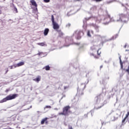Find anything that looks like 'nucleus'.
I'll return each mask as SVG.
<instances>
[{
  "instance_id": "obj_25",
  "label": "nucleus",
  "mask_w": 129,
  "mask_h": 129,
  "mask_svg": "<svg viewBox=\"0 0 129 129\" xmlns=\"http://www.w3.org/2000/svg\"><path fill=\"white\" fill-rule=\"evenodd\" d=\"M44 3H50V0H44Z\"/></svg>"
},
{
  "instance_id": "obj_10",
  "label": "nucleus",
  "mask_w": 129,
  "mask_h": 129,
  "mask_svg": "<svg viewBox=\"0 0 129 129\" xmlns=\"http://www.w3.org/2000/svg\"><path fill=\"white\" fill-rule=\"evenodd\" d=\"M101 54V51H99V49H98L97 51V55H95L94 56V58H95V59H99V58L100 57Z\"/></svg>"
},
{
  "instance_id": "obj_2",
  "label": "nucleus",
  "mask_w": 129,
  "mask_h": 129,
  "mask_svg": "<svg viewBox=\"0 0 129 129\" xmlns=\"http://www.w3.org/2000/svg\"><path fill=\"white\" fill-rule=\"evenodd\" d=\"M16 97H18V94H14L12 95H9L7 96L6 98H3L2 100L0 101V103H4V102H6L8 100H12L13 99H15Z\"/></svg>"
},
{
  "instance_id": "obj_24",
  "label": "nucleus",
  "mask_w": 129,
  "mask_h": 129,
  "mask_svg": "<svg viewBox=\"0 0 129 129\" xmlns=\"http://www.w3.org/2000/svg\"><path fill=\"white\" fill-rule=\"evenodd\" d=\"M14 11L16 12V13H18V9H17V8H14Z\"/></svg>"
},
{
  "instance_id": "obj_41",
  "label": "nucleus",
  "mask_w": 129,
  "mask_h": 129,
  "mask_svg": "<svg viewBox=\"0 0 129 129\" xmlns=\"http://www.w3.org/2000/svg\"><path fill=\"white\" fill-rule=\"evenodd\" d=\"M98 108H101V106L99 107L98 108H97V109H98Z\"/></svg>"
},
{
  "instance_id": "obj_44",
  "label": "nucleus",
  "mask_w": 129,
  "mask_h": 129,
  "mask_svg": "<svg viewBox=\"0 0 129 129\" xmlns=\"http://www.w3.org/2000/svg\"><path fill=\"white\" fill-rule=\"evenodd\" d=\"M77 1H80V0H77Z\"/></svg>"
},
{
  "instance_id": "obj_14",
  "label": "nucleus",
  "mask_w": 129,
  "mask_h": 129,
  "mask_svg": "<svg viewBox=\"0 0 129 129\" xmlns=\"http://www.w3.org/2000/svg\"><path fill=\"white\" fill-rule=\"evenodd\" d=\"M34 81H36V82H39V81H41V77L38 76V77L36 79H33Z\"/></svg>"
},
{
  "instance_id": "obj_18",
  "label": "nucleus",
  "mask_w": 129,
  "mask_h": 129,
  "mask_svg": "<svg viewBox=\"0 0 129 129\" xmlns=\"http://www.w3.org/2000/svg\"><path fill=\"white\" fill-rule=\"evenodd\" d=\"M38 45H39V46H45V43L44 42L39 43H38Z\"/></svg>"
},
{
  "instance_id": "obj_1",
  "label": "nucleus",
  "mask_w": 129,
  "mask_h": 129,
  "mask_svg": "<svg viewBox=\"0 0 129 129\" xmlns=\"http://www.w3.org/2000/svg\"><path fill=\"white\" fill-rule=\"evenodd\" d=\"M70 108H71L70 106H64L62 108V112L58 113L59 115H64L65 116L69 115V113H71Z\"/></svg>"
},
{
  "instance_id": "obj_43",
  "label": "nucleus",
  "mask_w": 129,
  "mask_h": 129,
  "mask_svg": "<svg viewBox=\"0 0 129 129\" xmlns=\"http://www.w3.org/2000/svg\"><path fill=\"white\" fill-rule=\"evenodd\" d=\"M4 129H8V128H4Z\"/></svg>"
},
{
  "instance_id": "obj_8",
  "label": "nucleus",
  "mask_w": 129,
  "mask_h": 129,
  "mask_svg": "<svg viewBox=\"0 0 129 129\" xmlns=\"http://www.w3.org/2000/svg\"><path fill=\"white\" fill-rule=\"evenodd\" d=\"M47 119H48V118H47V117H45V118L42 119V120L41 121V124H44V123H45V124H47L48 122Z\"/></svg>"
},
{
  "instance_id": "obj_3",
  "label": "nucleus",
  "mask_w": 129,
  "mask_h": 129,
  "mask_svg": "<svg viewBox=\"0 0 129 129\" xmlns=\"http://www.w3.org/2000/svg\"><path fill=\"white\" fill-rule=\"evenodd\" d=\"M86 85L85 84H82L78 89V92L79 95H83V90L85 89Z\"/></svg>"
},
{
  "instance_id": "obj_42",
  "label": "nucleus",
  "mask_w": 129,
  "mask_h": 129,
  "mask_svg": "<svg viewBox=\"0 0 129 129\" xmlns=\"http://www.w3.org/2000/svg\"><path fill=\"white\" fill-rule=\"evenodd\" d=\"M31 108H32V106H30Z\"/></svg>"
},
{
  "instance_id": "obj_21",
  "label": "nucleus",
  "mask_w": 129,
  "mask_h": 129,
  "mask_svg": "<svg viewBox=\"0 0 129 129\" xmlns=\"http://www.w3.org/2000/svg\"><path fill=\"white\" fill-rule=\"evenodd\" d=\"M71 26V24L70 23H68V24L66 25L67 28H70Z\"/></svg>"
},
{
  "instance_id": "obj_12",
  "label": "nucleus",
  "mask_w": 129,
  "mask_h": 129,
  "mask_svg": "<svg viewBox=\"0 0 129 129\" xmlns=\"http://www.w3.org/2000/svg\"><path fill=\"white\" fill-rule=\"evenodd\" d=\"M106 18H108L110 19L111 22H114V20H113V18H111L110 16V15L109 14H107L106 16Z\"/></svg>"
},
{
  "instance_id": "obj_30",
  "label": "nucleus",
  "mask_w": 129,
  "mask_h": 129,
  "mask_svg": "<svg viewBox=\"0 0 129 129\" xmlns=\"http://www.w3.org/2000/svg\"><path fill=\"white\" fill-rule=\"evenodd\" d=\"M42 54H43V52H38L37 55H38V56H40V55H42Z\"/></svg>"
},
{
  "instance_id": "obj_17",
  "label": "nucleus",
  "mask_w": 129,
  "mask_h": 129,
  "mask_svg": "<svg viewBox=\"0 0 129 129\" xmlns=\"http://www.w3.org/2000/svg\"><path fill=\"white\" fill-rule=\"evenodd\" d=\"M63 36H64V33H63V32H62V31H59V37L60 38H62V37H63Z\"/></svg>"
},
{
  "instance_id": "obj_13",
  "label": "nucleus",
  "mask_w": 129,
  "mask_h": 129,
  "mask_svg": "<svg viewBox=\"0 0 129 129\" xmlns=\"http://www.w3.org/2000/svg\"><path fill=\"white\" fill-rule=\"evenodd\" d=\"M48 33H49V29L48 28H45L43 33L44 36H47Z\"/></svg>"
},
{
  "instance_id": "obj_34",
  "label": "nucleus",
  "mask_w": 129,
  "mask_h": 129,
  "mask_svg": "<svg viewBox=\"0 0 129 129\" xmlns=\"http://www.w3.org/2000/svg\"><path fill=\"white\" fill-rule=\"evenodd\" d=\"M9 91H10V89H7V90L5 91L6 92H9Z\"/></svg>"
},
{
  "instance_id": "obj_37",
  "label": "nucleus",
  "mask_w": 129,
  "mask_h": 129,
  "mask_svg": "<svg viewBox=\"0 0 129 129\" xmlns=\"http://www.w3.org/2000/svg\"><path fill=\"white\" fill-rule=\"evenodd\" d=\"M69 129H73V128L72 127V126H70L69 127Z\"/></svg>"
},
{
  "instance_id": "obj_20",
  "label": "nucleus",
  "mask_w": 129,
  "mask_h": 129,
  "mask_svg": "<svg viewBox=\"0 0 129 129\" xmlns=\"http://www.w3.org/2000/svg\"><path fill=\"white\" fill-rule=\"evenodd\" d=\"M93 2H96V3H99L100 2H102L103 0H92Z\"/></svg>"
},
{
  "instance_id": "obj_35",
  "label": "nucleus",
  "mask_w": 129,
  "mask_h": 129,
  "mask_svg": "<svg viewBox=\"0 0 129 129\" xmlns=\"http://www.w3.org/2000/svg\"><path fill=\"white\" fill-rule=\"evenodd\" d=\"M127 46V45L126 44H125L124 45V48H126V47Z\"/></svg>"
},
{
  "instance_id": "obj_38",
  "label": "nucleus",
  "mask_w": 129,
  "mask_h": 129,
  "mask_svg": "<svg viewBox=\"0 0 129 129\" xmlns=\"http://www.w3.org/2000/svg\"><path fill=\"white\" fill-rule=\"evenodd\" d=\"M118 36V35H115V38H117V36Z\"/></svg>"
},
{
  "instance_id": "obj_22",
  "label": "nucleus",
  "mask_w": 129,
  "mask_h": 129,
  "mask_svg": "<svg viewBox=\"0 0 129 129\" xmlns=\"http://www.w3.org/2000/svg\"><path fill=\"white\" fill-rule=\"evenodd\" d=\"M63 88H64V90H66V89L69 88V86H64V87H63Z\"/></svg>"
},
{
  "instance_id": "obj_11",
  "label": "nucleus",
  "mask_w": 129,
  "mask_h": 129,
  "mask_svg": "<svg viewBox=\"0 0 129 129\" xmlns=\"http://www.w3.org/2000/svg\"><path fill=\"white\" fill-rule=\"evenodd\" d=\"M129 116V111H128L127 112V114H126L125 117L124 118V119L122 120V123H124L126 118H127Z\"/></svg>"
},
{
  "instance_id": "obj_33",
  "label": "nucleus",
  "mask_w": 129,
  "mask_h": 129,
  "mask_svg": "<svg viewBox=\"0 0 129 129\" xmlns=\"http://www.w3.org/2000/svg\"><path fill=\"white\" fill-rule=\"evenodd\" d=\"M8 72H9V69H7V71H6V72L5 73V74H7V73H8Z\"/></svg>"
},
{
  "instance_id": "obj_5",
  "label": "nucleus",
  "mask_w": 129,
  "mask_h": 129,
  "mask_svg": "<svg viewBox=\"0 0 129 129\" xmlns=\"http://www.w3.org/2000/svg\"><path fill=\"white\" fill-rule=\"evenodd\" d=\"M75 36H77V40H80L81 36L84 35V32L82 31H76L74 33Z\"/></svg>"
},
{
  "instance_id": "obj_36",
  "label": "nucleus",
  "mask_w": 129,
  "mask_h": 129,
  "mask_svg": "<svg viewBox=\"0 0 129 129\" xmlns=\"http://www.w3.org/2000/svg\"><path fill=\"white\" fill-rule=\"evenodd\" d=\"M103 68V66H100V69H101L102 68Z\"/></svg>"
},
{
  "instance_id": "obj_28",
  "label": "nucleus",
  "mask_w": 129,
  "mask_h": 129,
  "mask_svg": "<svg viewBox=\"0 0 129 129\" xmlns=\"http://www.w3.org/2000/svg\"><path fill=\"white\" fill-rule=\"evenodd\" d=\"M91 26H92V27H94V28L95 27V26H96V24H94L93 23L91 24Z\"/></svg>"
},
{
  "instance_id": "obj_29",
  "label": "nucleus",
  "mask_w": 129,
  "mask_h": 129,
  "mask_svg": "<svg viewBox=\"0 0 129 129\" xmlns=\"http://www.w3.org/2000/svg\"><path fill=\"white\" fill-rule=\"evenodd\" d=\"M95 30H96L97 33H99V28H98L97 29H96Z\"/></svg>"
},
{
  "instance_id": "obj_15",
  "label": "nucleus",
  "mask_w": 129,
  "mask_h": 129,
  "mask_svg": "<svg viewBox=\"0 0 129 129\" xmlns=\"http://www.w3.org/2000/svg\"><path fill=\"white\" fill-rule=\"evenodd\" d=\"M43 69H45L46 71H48L50 70V67L49 66H46L43 68Z\"/></svg>"
},
{
  "instance_id": "obj_23",
  "label": "nucleus",
  "mask_w": 129,
  "mask_h": 129,
  "mask_svg": "<svg viewBox=\"0 0 129 129\" xmlns=\"http://www.w3.org/2000/svg\"><path fill=\"white\" fill-rule=\"evenodd\" d=\"M51 106H46L44 108H51Z\"/></svg>"
},
{
  "instance_id": "obj_19",
  "label": "nucleus",
  "mask_w": 129,
  "mask_h": 129,
  "mask_svg": "<svg viewBox=\"0 0 129 129\" xmlns=\"http://www.w3.org/2000/svg\"><path fill=\"white\" fill-rule=\"evenodd\" d=\"M87 36H88V37H91V34H90V31L89 30L88 31Z\"/></svg>"
},
{
  "instance_id": "obj_7",
  "label": "nucleus",
  "mask_w": 129,
  "mask_h": 129,
  "mask_svg": "<svg viewBox=\"0 0 129 129\" xmlns=\"http://www.w3.org/2000/svg\"><path fill=\"white\" fill-rule=\"evenodd\" d=\"M24 65H25V62L21 61L16 64H14L13 66L15 67V68H17V67H21V66H23Z\"/></svg>"
},
{
  "instance_id": "obj_39",
  "label": "nucleus",
  "mask_w": 129,
  "mask_h": 129,
  "mask_svg": "<svg viewBox=\"0 0 129 129\" xmlns=\"http://www.w3.org/2000/svg\"><path fill=\"white\" fill-rule=\"evenodd\" d=\"M0 15H2V10H0Z\"/></svg>"
},
{
  "instance_id": "obj_31",
  "label": "nucleus",
  "mask_w": 129,
  "mask_h": 129,
  "mask_svg": "<svg viewBox=\"0 0 129 129\" xmlns=\"http://www.w3.org/2000/svg\"><path fill=\"white\" fill-rule=\"evenodd\" d=\"M90 56H93L94 57L95 56L94 55V53H90Z\"/></svg>"
},
{
  "instance_id": "obj_32",
  "label": "nucleus",
  "mask_w": 129,
  "mask_h": 129,
  "mask_svg": "<svg viewBox=\"0 0 129 129\" xmlns=\"http://www.w3.org/2000/svg\"><path fill=\"white\" fill-rule=\"evenodd\" d=\"M10 69H13V67H14V66H11L10 67H9Z\"/></svg>"
},
{
  "instance_id": "obj_27",
  "label": "nucleus",
  "mask_w": 129,
  "mask_h": 129,
  "mask_svg": "<svg viewBox=\"0 0 129 129\" xmlns=\"http://www.w3.org/2000/svg\"><path fill=\"white\" fill-rule=\"evenodd\" d=\"M75 45H77V46H79V45H80V43L78 42V43H74Z\"/></svg>"
},
{
  "instance_id": "obj_16",
  "label": "nucleus",
  "mask_w": 129,
  "mask_h": 129,
  "mask_svg": "<svg viewBox=\"0 0 129 129\" xmlns=\"http://www.w3.org/2000/svg\"><path fill=\"white\" fill-rule=\"evenodd\" d=\"M120 64L121 66V69H123V63H122V61H121V59L120 58Z\"/></svg>"
},
{
  "instance_id": "obj_26",
  "label": "nucleus",
  "mask_w": 129,
  "mask_h": 129,
  "mask_svg": "<svg viewBox=\"0 0 129 129\" xmlns=\"http://www.w3.org/2000/svg\"><path fill=\"white\" fill-rule=\"evenodd\" d=\"M94 28H95V30H96V29H98V28H99V27H98V26L96 25V26H95V27Z\"/></svg>"
},
{
  "instance_id": "obj_40",
  "label": "nucleus",
  "mask_w": 129,
  "mask_h": 129,
  "mask_svg": "<svg viewBox=\"0 0 129 129\" xmlns=\"http://www.w3.org/2000/svg\"><path fill=\"white\" fill-rule=\"evenodd\" d=\"M91 33H92V34H94V32H93V30L91 31Z\"/></svg>"
},
{
  "instance_id": "obj_6",
  "label": "nucleus",
  "mask_w": 129,
  "mask_h": 129,
  "mask_svg": "<svg viewBox=\"0 0 129 129\" xmlns=\"http://www.w3.org/2000/svg\"><path fill=\"white\" fill-rule=\"evenodd\" d=\"M119 19L117 20V22H122L126 19V15L123 14H119L118 16Z\"/></svg>"
},
{
  "instance_id": "obj_4",
  "label": "nucleus",
  "mask_w": 129,
  "mask_h": 129,
  "mask_svg": "<svg viewBox=\"0 0 129 129\" xmlns=\"http://www.w3.org/2000/svg\"><path fill=\"white\" fill-rule=\"evenodd\" d=\"M51 21L53 25V29L54 30H58L60 28V26L57 23L55 22V19H54V16H51Z\"/></svg>"
},
{
  "instance_id": "obj_9",
  "label": "nucleus",
  "mask_w": 129,
  "mask_h": 129,
  "mask_svg": "<svg viewBox=\"0 0 129 129\" xmlns=\"http://www.w3.org/2000/svg\"><path fill=\"white\" fill-rule=\"evenodd\" d=\"M30 3L32 6H33V7H35V8H37L38 5H37V3L35 0H30Z\"/></svg>"
}]
</instances>
